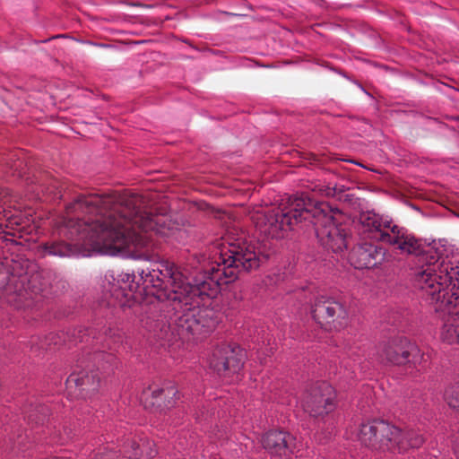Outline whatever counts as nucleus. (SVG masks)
Segmentation results:
<instances>
[{
	"label": "nucleus",
	"instance_id": "1",
	"mask_svg": "<svg viewBox=\"0 0 459 459\" xmlns=\"http://www.w3.org/2000/svg\"><path fill=\"white\" fill-rule=\"evenodd\" d=\"M265 255L252 240L243 233L234 236L229 232L218 260L204 273L196 276L194 283L186 282V269L172 262L160 261L150 268L142 269L138 274L144 289L155 296L161 305L160 310L166 315H145L142 326L158 341H169L171 333L180 339L190 335L198 338L212 331L218 320L215 312L201 307L207 299L220 292V286L234 281L241 272L256 269L265 260Z\"/></svg>",
	"mask_w": 459,
	"mask_h": 459
},
{
	"label": "nucleus",
	"instance_id": "2",
	"mask_svg": "<svg viewBox=\"0 0 459 459\" xmlns=\"http://www.w3.org/2000/svg\"><path fill=\"white\" fill-rule=\"evenodd\" d=\"M172 230L163 214H153L140 195H90L66 208L60 230L74 244L47 243L45 253L66 257L97 251L105 255L125 252L135 258L154 261L159 237Z\"/></svg>",
	"mask_w": 459,
	"mask_h": 459
},
{
	"label": "nucleus",
	"instance_id": "3",
	"mask_svg": "<svg viewBox=\"0 0 459 459\" xmlns=\"http://www.w3.org/2000/svg\"><path fill=\"white\" fill-rule=\"evenodd\" d=\"M317 195L336 196V189L318 186L311 194L289 197L278 206L256 211L252 221L256 230L266 238H282L303 221L313 224L321 245L333 253H342L347 248V232L340 221L341 212L328 203L316 201Z\"/></svg>",
	"mask_w": 459,
	"mask_h": 459
},
{
	"label": "nucleus",
	"instance_id": "4",
	"mask_svg": "<svg viewBox=\"0 0 459 459\" xmlns=\"http://www.w3.org/2000/svg\"><path fill=\"white\" fill-rule=\"evenodd\" d=\"M423 264L414 275V285L425 291L432 301L446 305V316L441 338L459 343V278L455 268L437 252L423 255Z\"/></svg>",
	"mask_w": 459,
	"mask_h": 459
},
{
	"label": "nucleus",
	"instance_id": "5",
	"mask_svg": "<svg viewBox=\"0 0 459 459\" xmlns=\"http://www.w3.org/2000/svg\"><path fill=\"white\" fill-rule=\"evenodd\" d=\"M358 437L366 446L399 454L419 448L425 442L419 430L411 428L402 429L384 420L361 424Z\"/></svg>",
	"mask_w": 459,
	"mask_h": 459
},
{
	"label": "nucleus",
	"instance_id": "6",
	"mask_svg": "<svg viewBox=\"0 0 459 459\" xmlns=\"http://www.w3.org/2000/svg\"><path fill=\"white\" fill-rule=\"evenodd\" d=\"M359 224L364 238L394 246L403 254L420 255L423 253L422 241L387 217L365 212L359 215Z\"/></svg>",
	"mask_w": 459,
	"mask_h": 459
},
{
	"label": "nucleus",
	"instance_id": "7",
	"mask_svg": "<svg viewBox=\"0 0 459 459\" xmlns=\"http://www.w3.org/2000/svg\"><path fill=\"white\" fill-rule=\"evenodd\" d=\"M0 266V299L17 310L32 308L42 299L37 276L27 274L6 276Z\"/></svg>",
	"mask_w": 459,
	"mask_h": 459
},
{
	"label": "nucleus",
	"instance_id": "8",
	"mask_svg": "<svg viewBox=\"0 0 459 459\" xmlns=\"http://www.w3.org/2000/svg\"><path fill=\"white\" fill-rule=\"evenodd\" d=\"M312 314L316 322L327 331L339 330L348 325L346 307L333 298H318L314 304Z\"/></svg>",
	"mask_w": 459,
	"mask_h": 459
},
{
	"label": "nucleus",
	"instance_id": "9",
	"mask_svg": "<svg viewBox=\"0 0 459 459\" xmlns=\"http://www.w3.org/2000/svg\"><path fill=\"white\" fill-rule=\"evenodd\" d=\"M245 351L235 343L217 345L210 358L209 365L218 375L230 377L238 373L244 364Z\"/></svg>",
	"mask_w": 459,
	"mask_h": 459
},
{
	"label": "nucleus",
	"instance_id": "10",
	"mask_svg": "<svg viewBox=\"0 0 459 459\" xmlns=\"http://www.w3.org/2000/svg\"><path fill=\"white\" fill-rule=\"evenodd\" d=\"M302 407L305 412L315 418L330 413L335 408L333 388L326 382L316 383L305 394Z\"/></svg>",
	"mask_w": 459,
	"mask_h": 459
},
{
	"label": "nucleus",
	"instance_id": "11",
	"mask_svg": "<svg viewBox=\"0 0 459 459\" xmlns=\"http://www.w3.org/2000/svg\"><path fill=\"white\" fill-rule=\"evenodd\" d=\"M90 333L87 329L74 330L72 333H51L46 336L43 340L39 337H32L29 342L30 346V351L39 355L40 351L52 350L56 346L70 342H88L90 341Z\"/></svg>",
	"mask_w": 459,
	"mask_h": 459
},
{
	"label": "nucleus",
	"instance_id": "12",
	"mask_svg": "<svg viewBox=\"0 0 459 459\" xmlns=\"http://www.w3.org/2000/svg\"><path fill=\"white\" fill-rule=\"evenodd\" d=\"M263 447L271 455L288 456L298 448L296 438L283 430H270L261 437Z\"/></svg>",
	"mask_w": 459,
	"mask_h": 459
},
{
	"label": "nucleus",
	"instance_id": "13",
	"mask_svg": "<svg viewBox=\"0 0 459 459\" xmlns=\"http://www.w3.org/2000/svg\"><path fill=\"white\" fill-rule=\"evenodd\" d=\"M385 251L382 247L369 242L358 244L351 250L349 260L357 269L372 268L385 259Z\"/></svg>",
	"mask_w": 459,
	"mask_h": 459
},
{
	"label": "nucleus",
	"instance_id": "14",
	"mask_svg": "<svg viewBox=\"0 0 459 459\" xmlns=\"http://www.w3.org/2000/svg\"><path fill=\"white\" fill-rule=\"evenodd\" d=\"M415 351L416 344L406 338L397 337L381 345L379 357L386 364L400 366L406 364L408 354Z\"/></svg>",
	"mask_w": 459,
	"mask_h": 459
},
{
	"label": "nucleus",
	"instance_id": "15",
	"mask_svg": "<svg viewBox=\"0 0 459 459\" xmlns=\"http://www.w3.org/2000/svg\"><path fill=\"white\" fill-rule=\"evenodd\" d=\"M100 378L96 370L91 368H82L74 370L67 377L66 388L71 392H78L77 394L86 397L96 393L100 387Z\"/></svg>",
	"mask_w": 459,
	"mask_h": 459
},
{
	"label": "nucleus",
	"instance_id": "16",
	"mask_svg": "<svg viewBox=\"0 0 459 459\" xmlns=\"http://www.w3.org/2000/svg\"><path fill=\"white\" fill-rule=\"evenodd\" d=\"M178 390L174 385H167L162 388H154L144 392V406L147 408H157L164 410L173 406L177 397Z\"/></svg>",
	"mask_w": 459,
	"mask_h": 459
},
{
	"label": "nucleus",
	"instance_id": "17",
	"mask_svg": "<svg viewBox=\"0 0 459 459\" xmlns=\"http://www.w3.org/2000/svg\"><path fill=\"white\" fill-rule=\"evenodd\" d=\"M155 445L147 437L127 440L123 445L122 453L131 459H149L155 455Z\"/></svg>",
	"mask_w": 459,
	"mask_h": 459
},
{
	"label": "nucleus",
	"instance_id": "18",
	"mask_svg": "<svg viewBox=\"0 0 459 459\" xmlns=\"http://www.w3.org/2000/svg\"><path fill=\"white\" fill-rule=\"evenodd\" d=\"M22 413L24 414V420H27L28 424L40 425L45 422L48 410L45 405L30 399L23 406Z\"/></svg>",
	"mask_w": 459,
	"mask_h": 459
},
{
	"label": "nucleus",
	"instance_id": "19",
	"mask_svg": "<svg viewBox=\"0 0 459 459\" xmlns=\"http://www.w3.org/2000/svg\"><path fill=\"white\" fill-rule=\"evenodd\" d=\"M136 299L131 290L126 291L122 287H113L110 290V298L108 299V306H119L122 308L132 307Z\"/></svg>",
	"mask_w": 459,
	"mask_h": 459
},
{
	"label": "nucleus",
	"instance_id": "20",
	"mask_svg": "<svg viewBox=\"0 0 459 459\" xmlns=\"http://www.w3.org/2000/svg\"><path fill=\"white\" fill-rule=\"evenodd\" d=\"M4 431L8 435V442L6 443V450L9 449L13 451L15 448L20 449L21 446L23 445L24 440L27 438L20 432L17 424L12 422L4 427Z\"/></svg>",
	"mask_w": 459,
	"mask_h": 459
},
{
	"label": "nucleus",
	"instance_id": "21",
	"mask_svg": "<svg viewBox=\"0 0 459 459\" xmlns=\"http://www.w3.org/2000/svg\"><path fill=\"white\" fill-rule=\"evenodd\" d=\"M13 207L14 208V205L12 204V196L9 190L0 187V221L5 219L6 221L12 223L13 213L11 208Z\"/></svg>",
	"mask_w": 459,
	"mask_h": 459
},
{
	"label": "nucleus",
	"instance_id": "22",
	"mask_svg": "<svg viewBox=\"0 0 459 459\" xmlns=\"http://www.w3.org/2000/svg\"><path fill=\"white\" fill-rule=\"evenodd\" d=\"M416 350L417 351H411L408 354V361L406 362L409 367L413 366L416 368L415 372H411L412 377H417L418 373L422 372L425 369L424 364L427 362L425 354L421 352L417 345Z\"/></svg>",
	"mask_w": 459,
	"mask_h": 459
},
{
	"label": "nucleus",
	"instance_id": "23",
	"mask_svg": "<svg viewBox=\"0 0 459 459\" xmlns=\"http://www.w3.org/2000/svg\"><path fill=\"white\" fill-rule=\"evenodd\" d=\"M123 342L122 333L117 330L109 329L108 333L106 334L105 344L103 347H107L109 350L116 351L120 343Z\"/></svg>",
	"mask_w": 459,
	"mask_h": 459
},
{
	"label": "nucleus",
	"instance_id": "24",
	"mask_svg": "<svg viewBox=\"0 0 459 459\" xmlns=\"http://www.w3.org/2000/svg\"><path fill=\"white\" fill-rule=\"evenodd\" d=\"M445 400L451 408L459 410V385L449 386L446 390Z\"/></svg>",
	"mask_w": 459,
	"mask_h": 459
},
{
	"label": "nucleus",
	"instance_id": "25",
	"mask_svg": "<svg viewBox=\"0 0 459 459\" xmlns=\"http://www.w3.org/2000/svg\"><path fill=\"white\" fill-rule=\"evenodd\" d=\"M117 457L115 452L108 451L107 447H100L91 454L89 459H117Z\"/></svg>",
	"mask_w": 459,
	"mask_h": 459
},
{
	"label": "nucleus",
	"instance_id": "26",
	"mask_svg": "<svg viewBox=\"0 0 459 459\" xmlns=\"http://www.w3.org/2000/svg\"><path fill=\"white\" fill-rule=\"evenodd\" d=\"M452 446L455 456L459 459V432L453 436Z\"/></svg>",
	"mask_w": 459,
	"mask_h": 459
},
{
	"label": "nucleus",
	"instance_id": "27",
	"mask_svg": "<svg viewBox=\"0 0 459 459\" xmlns=\"http://www.w3.org/2000/svg\"><path fill=\"white\" fill-rule=\"evenodd\" d=\"M134 274H129V273H126L123 277H122V281H134Z\"/></svg>",
	"mask_w": 459,
	"mask_h": 459
},
{
	"label": "nucleus",
	"instance_id": "28",
	"mask_svg": "<svg viewBox=\"0 0 459 459\" xmlns=\"http://www.w3.org/2000/svg\"><path fill=\"white\" fill-rule=\"evenodd\" d=\"M103 359H104V354H102L101 352H97L94 354V360H97L98 362H100Z\"/></svg>",
	"mask_w": 459,
	"mask_h": 459
},
{
	"label": "nucleus",
	"instance_id": "29",
	"mask_svg": "<svg viewBox=\"0 0 459 459\" xmlns=\"http://www.w3.org/2000/svg\"><path fill=\"white\" fill-rule=\"evenodd\" d=\"M71 435H70V432H66V429H65V436L64 437H61V441L62 442H65L66 441L67 439L71 438Z\"/></svg>",
	"mask_w": 459,
	"mask_h": 459
},
{
	"label": "nucleus",
	"instance_id": "30",
	"mask_svg": "<svg viewBox=\"0 0 459 459\" xmlns=\"http://www.w3.org/2000/svg\"><path fill=\"white\" fill-rule=\"evenodd\" d=\"M111 359H113V355L112 354H108L107 355V359L109 361Z\"/></svg>",
	"mask_w": 459,
	"mask_h": 459
},
{
	"label": "nucleus",
	"instance_id": "31",
	"mask_svg": "<svg viewBox=\"0 0 459 459\" xmlns=\"http://www.w3.org/2000/svg\"><path fill=\"white\" fill-rule=\"evenodd\" d=\"M312 157H313V160H316V155L312 154Z\"/></svg>",
	"mask_w": 459,
	"mask_h": 459
},
{
	"label": "nucleus",
	"instance_id": "32",
	"mask_svg": "<svg viewBox=\"0 0 459 459\" xmlns=\"http://www.w3.org/2000/svg\"><path fill=\"white\" fill-rule=\"evenodd\" d=\"M351 162H352V160H351ZM353 163H355V161H353ZM356 165H360L359 162H356Z\"/></svg>",
	"mask_w": 459,
	"mask_h": 459
},
{
	"label": "nucleus",
	"instance_id": "33",
	"mask_svg": "<svg viewBox=\"0 0 459 459\" xmlns=\"http://www.w3.org/2000/svg\"><path fill=\"white\" fill-rule=\"evenodd\" d=\"M319 441L322 442L324 438L318 437Z\"/></svg>",
	"mask_w": 459,
	"mask_h": 459
}]
</instances>
